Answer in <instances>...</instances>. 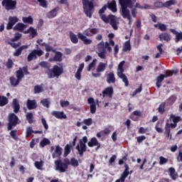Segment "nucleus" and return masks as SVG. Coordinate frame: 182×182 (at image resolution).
Instances as JSON below:
<instances>
[{"label":"nucleus","instance_id":"9b49d317","mask_svg":"<svg viewBox=\"0 0 182 182\" xmlns=\"http://www.w3.org/2000/svg\"><path fill=\"white\" fill-rule=\"evenodd\" d=\"M18 22H19V18H18V16H10L9 17V22L6 25V30L7 31H11V29H12V28H14V26L16 25V23H18Z\"/></svg>","mask_w":182,"mask_h":182},{"label":"nucleus","instance_id":"b1692460","mask_svg":"<svg viewBox=\"0 0 182 182\" xmlns=\"http://www.w3.org/2000/svg\"><path fill=\"white\" fill-rule=\"evenodd\" d=\"M84 68H85V63H82L80 65V66L75 75V77H76V79L77 80H82V72L83 71Z\"/></svg>","mask_w":182,"mask_h":182},{"label":"nucleus","instance_id":"393cba45","mask_svg":"<svg viewBox=\"0 0 182 182\" xmlns=\"http://www.w3.org/2000/svg\"><path fill=\"white\" fill-rule=\"evenodd\" d=\"M159 38L161 42H163V41L170 42V41H171V36L167 33H161L159 34Z\"/></svg>","mask_w":182,"mask_h":182},{"label":"nucleus","instance_id":"f257e3e1","mask_svg":"<svg viewBox=\"0 0 182 182\" xmlns=\"http://www.w3.org/2000/svg\"><path fill=\"white\" fill-rule=\"evenodd\" d=\"M107 9H109V11H112V12H117V4H116V1L114 0H112L111 2L108 1L107 4H105L102 8L99 10L98 14L105 23H110L113 29H114V31H117L118 27L116 16L112 14H109L108 16L104 14L105 11H106Z\"/></svg>","mask_w":182,"mask_h":182},{"label":"nucleus","instance_id":"603ef678","mask_svg":"<svg viewBox=\"0 0 182 182\" xmlns=\"http://www.w3.org/2000/svg\"><path fill=\"white\" fill-rule=\"evenodd\" d=\"M43 92V87L41 85H37L34 86V93H42Z\"/></svg>","mask_w":182,"mask_h":182},{"label":"nucleus","instance_id":"6e6552de","mask_svg":"<svg viewBox=\"0 0 182 182\" xmlns=\"http://www.w3.org/2000/svg\"><path fill=\"white\" fill-rule=\"evenodd\" d=\"M86 143H87V136H83L82 139L80 140V144H78L76 146V150H77L80 157H83V154L87 149Z\"/></svg>","mask_w":182,"mask_h":182},{"label":"nucleus","instance_id":"338daca9","mask_svg":"<svg viewBox=\"0 0 182 182\" xmlns=\"http://www.w3.org/2000/svg\"><path fill=\"white\" fill-rule=\"evenodd\" d=\"M154 5L155 8H164V3L161 1H155Z\"/></svg>","mask_w":182,"mask_h":182},{"label":"nucleus","instance_id":"a878e982","mask_svg":"<svg viewBox=\"0 0 182 182\" xmlns=\"http://www.w3.org/2000/svg\"><path fill=\"white\" fill-rule=\"evenodd\" d=\"M55 55L53 58L50 59V62H62V57L63 54L60 51H55Z\"/></svg>","mask_w":182,"mask_h":182},{"label":"nucleus","instance_id":"6ab92c4d","mask_svg":"<svg viewBox=\"0 0 182 182\" xmlns=\"http://www.w3.org/2000/svg\"><path fill=\"white\" fill-rule=\"evenodd\" d=\"M86 36H85V34H83L82 33H77L78 39L82 41L83 42L84 45H91L92 42H93V41L91 39L87 38V37H86Z\"/></svg>","mask_w":182,"mask_h":182},{"label":"nucleus","instance_id":"4be33fe9","mask_svg":"<svg viewBox=\"0 0 182 182\" xmlns=\"http://www.w3.org/2000/svg\"><path fill=\"white\" fill-rule=\"evenodd\" d=\"M111 130L109 127H105L103 130L100 131V132H97L96 136L98 139H100L102 137H106V136H108L111 133Z\"/></svg>","mask_w":182,"mask_h":182},{"label":"nucleus","instance_id":"de8ad7c7","mask_svg":"<svg viewBox=\"0 0 182 182\" xmlns=\"http://www.w3.org/2000/svg\"><path fill=\"white\" fill-rule=\"evenodd\" d=\"M49 144H50V140L48 138H43L40 142L41 147H45V146H48Z\"/></svg>","mask_w":182,"mask_h":182},{"label":"nucleus","instance_id":"09e8293b","mask_svg":"<svg viewBox=\"0 0 182 182\" xmlns=\"http://www.w3.org/2000/svg\"><path fill=\"white\" fill-rule=\"evenodd\" d=\"M98 52H106V46H105V42L102 41L97 45Z\"/></svg>","mask_w":182,"mask_h":182},{"label":"nucleus","instance_id":"4468645a","mask_svg":"<svg viewBox=\"0 0 182 182\" xmlns=\"http://www.w3.org/2000/svg\"><path fill=\"white\" fill-rule=\"evenodd\" d=\"M113 95H114V90H113L112 86L107 87L102 90V97H109V99H112Z\"/></svg>","mask_w":182,"mask_h":182},{"label":"nucleus","instance_id":"72a5a7b5","mask_svg":"<svg viewBox=\"0 0 182 182\" xmlns=\"http://www.w3.org/2000/svg\"><path fill=\"white\" fill-rule=\"evenodd\" d=\"M9 103V100L8 97L4 96V95H0V107H4V106H6Z\"/></svg>","mask_w":182,"mask_h":182},{"label":"nucleus","instance_id":"49530a36","mask_svg":"<svg viewBox=\"0 0 182 182\" xmlns=\"http://www.w3.org/2000/svg\"><path fill=\"white\" fill-rule=\"evenodd\" d=\"M41 105L44 107H47V109H49L50 106V101H49V99L46 98V99H43L41 101Z\"/></svg>","mask_w":182,"mask_h":182},{"label":"nucleus","instance_id":"f8f14e48","mask_svg":"<svg viewBox=\"0 0 182 182\" xmlns=\"http://www.w3.org/2000/svg\"><path fill=\"white\" fill-rule=\"evenodd\" d=\"M55 164L56 170H59L60 173H65L68 168V164L62 162L60 160L55 161Z\"/></svg>","mask_w":182,"mask_h":182},{"label":"nucleus","instance_id":"5fc2aeb1","mask_svg":"<svg viewBox=\"0 0 182 182\" xmlns=\"http://www.w3.org/2000/svg\"><path fill=\"white\" fill-rule=\"evenodd\" d=\"M37 2L39 3V6L41 8H44L45 9L48 8V1L46 0H37Z\"/></svg>","mask_w":182,"mask_h":182},{"label":"nucleus","instance_id":"864d4df0","mask_svg":"<svg viewBox=\"0 0 182 182\" xmlns=\"http://www.w3.org/2000/svg\"><path fill=\"white\" fill-rule=\"evenodd\" d=\"M164 8H170L173 5H176V0H169L164 3Z\"/></svg>","mask_w":182,"mask_h":182},{"label":"nucleus","instance_id":"1a4fd4ad","mask_svg":"<svg viewBox=\"0 0 182 182\" xmlns=\"http://www.w3.org/2000/svg\"><path fill=\"white\" fill-rule=\"evenodd\" d=\"M16 0H3L1 5L6 11H14L16 9Z\"/></svg>","mask_w":182,"mask_h":182},{"label":"nucleus","instance_id":"680f3d73","mask_svg":"<svg viewBox=\"0 0 182 182\" xmlns=\"http://www.w3.org/2000/svg\"><path fill=\"white\" fill-rule=\"evenodd\" d=\"M16 133H18V130L14 129L11 130L10 132V136L14 139V140H18V136L16 135Z\"/></svg>","mask_w":182,"mask_h":182},{"label":"nucleus","instance_id":"20e7f679","mask_svg":"<svg viewBox=\"0 0 182 182\" xmlns=\"http://www.w3.org/2000/svg\"><path fill=\"white\" fill-rule=\"evenodd\" d=\"M84 14L87 18H92L95 12V4L93 1L89 0H82Z\"/></svg>","mask_w":182,"mask_h":182},{"label":"nucleus","instance_id":"79ce46f5","mask_svg":"<svg viewBox=\"0 0 182 182\" xmlns=\"http://www.w3.org/2000/svg\"><path fill=\"white\" fill-rule=\"evenodd\" d=\"M43 164H45V162L43 161H36L34 163V166L36 168H37L38 170H43Z\"/></svg>","mask_w":182,"mask_h":182},{"label":"nucleus","instance_id":"58836bf2","mask_svg":"<svg viewBox=\"0 0 182 182\" xmlns=\"http://www.w3.org/2000/svg\"><path fill=\"white\" fill-rule=\"evenodd\" d=\"M40 46H45L46 48V51L47 52H53L55 53L56 50L53 49V47H52L50 45L46 43H43V44L40 43Z\"/></svg>","mask_w":182,"mask_h":182},{"label":"nucleus","instance_id":"2f4dec72","mask_svg":"<svg viewBox=\"0 0 182 182\" xmlns=\"http://www.w3.org/2000/svg\"><path fill=\"white\" fill-rule=\"evenodd\" d=\"M169 176L172 178V180H177V177H178V174L176 172V169L173 167L168 168Z\"/></svg>","mask_w":182,"mask_h":182},{"label":"nucleus","instance_id":"ea45409f","mask_svg":"<svg viewBox=\"0 0 182 182\" xmlns=\"http://www.w3.org/2000/svg\"><path fill=\"white\" fill-rule=\"evenodd\" d=\"M26 120L28 121V123H29V124H32V123H33L34 117L32 112H28L26 114Z\"/></svg>","mask_w":182,"mask_h":182},{"label":"nucleus","instance_id":"2eb2a0df","mask_svg":"<svg viewBox=\"0 0 182 182\" xmlns=\"http://www.w3.org/2000/svg\"><path fill=\"white\" fill-rule=\"evenodd\" d=\"M97 33H99V28H87L85 31H83V35L85 36H88L89 38H91L94 35H96Z\"/></svg>","mask_w":182,"mask_h":182},{"label":"nucleus","instance_id":"f03ea898","mask_svg":"<svg viewBox=\"0 0 182 182\" xmlns=\"http://www.w3.org/2000/svg\"><path fill=\"white\" fill-rule=\"evenodd\" d=\"M121 6L119 12L124 19H128L129 25H132V15L128 8L132 9L137 0H118Z\"/></svg>","mask_w":182,"mask_h":182},{"label":"nucleus","instance_id":"7ed1b4c3","mask_svg":"<svg viewBox=\"0 0 182 182\" xmlns=\"http://www.w3.org/2000/svg\"><path fill=\"white\" fill-rule=\"evenodd\" d=\"M25 75H31V73L28 70V66H23V68H20L18 70L16 71V77H10V84L13 87H16L21 82H22V79L25 77Z\"/></svg>","mask_w":182,"mask_h":182},{"label":"nucleus","instance_id":"bf43d9fd","mask_svg":"<svg viewBox=\"0 0 182 182\" xmlns=\"http://www.w3.org/2000/svg\"><path fill=\"white\" fill-rule=\"evenodd\" d=\"M82 123L85 124V126H92L93 119L92 118L85 119Z\"/></svg>","mask_w":182,"mask_h":182},{"label":"nucleus","instance_id":"3c124183","mask_svg":"<svg viewBox=\"0 0 182 182\" xmlns=\"http://www.w3.org/2000/svg\"><path fill=\"white\" fill-rule=\"evenodd\" d=\"M36 59H38V57L35 55V53H33V51L30 53L27 57L28 62H32V60Z\"/></svg>","mask_w":182,"mask_h":182},{"label":"nucleus","instance_id":"9d476101","mask_svg":"<svg viewBox=\"0 0 182 182\" xmlns=\"http://www.w3.org/2000/svg\"><path fill=\"white\" fill-rule=\"evenodd\" d=\"M106 68H107V64L100 63L96 68L97 73H92V75L93 77H100L102 76V73L106 70Z\"/></svg>","mask_w":182,"mask_h":182},{"label":"nucleus","instance_id":"cd10ccee","mask_svg":"<svg viewBox=\"0 0 182 182\" xmlns=\"http://www.w3.org/2000/svg\"><path fill=\"white\" fill-rule=\"evenodd\" d=\"M170 32H171V33H173V35H176V38H175V42L176 43H178V42H180V41L182 40V33H178L177 31H176L175 29L171 28L170 29Z\"/></svg>","mask_w":182,"mask_h":182},{"label":"nucleus","instance_id":"a18cd8bd","mask_svg":"<svg viewBox=\"0 0 182 182\" xmlns=\"http://www.w3.org/2000/svg\"><path fill=\"white\" fill-rule=\"evenodd\" d=\"M96 62H97V60L94 59V60H92V62L90 63L88 65V66H87V72H90V70H92V69H95V68H96Z\"/></svg>","mask_w":182,"mask_h":182},{"label":"nucleus","instance_id":"0e129e2a","mask_svg":"<svg viewBox=\"0 0 182 182\" xmlns=\"http://www.w3.org/2000/svg\"><path fill=\"white\" fill-rule=\"evenodd\" d=\"M168 162V159L167 158H165L164 156L159 157V164L161 166H163V164H166Z\"/></svg>","mask_w":182,"mask_h":182},{"label":"nucleus","instance_id":"aec40b11","mask_svg":"<svg viewBox=\"0 0 182 182\" xmlns=\"http://www.w3.org/2000/svg\"><path fill=\"white\" fill-rule=\"evenodd\" d=\"M87 102L88 105H90V113H92V114H95V113H96V102H95V99L93 97L88 98Z\"/></svg>","mask_w":182,"mask_h":182},{"label":"nucleus","instance_id":"8fccbe9b","mask_svg":"<svg viewBox=\"0 0 182 182\" xmlns=\"http://www.w3.org/2000/svg\"><path fill=\"white\" fill-rule=\"evenodd\" d=\"M129 174H130V171H124L121 175V177L119 178L121 179V182H124L126 178L129 177Z\"/></svg>","mask_w":182,"mask_h":182},{"label":"nucleus","instance_id":"e433bc0d","mask_svg":"<svg viewBox=\"0 0 182 182\" xmlns=\"http://www.w3.org/2000/svg\"><path fill=\"white\" fill-rule=\"evenodd\" d=\"M155 28H159L161 32H166L167 31V26L164 23H159V24H154Z\"/></svg>","mask_w":182,"mask_h":182},{"label":"nucleus","instance_id":"a19ab883","mask_svg":"<svg viewBox=\"0 0 182 182\" xmlns=\"http://www.w3.org/2000/svg\"><path fill=\"white\" fill-rule=\"evenodd\" d=\"M22 21L24 23H30V25H33V18L29 16L28 17H23Z\"/></svg>","mask_w":182,"mask_h":182},{"label":"nucleus","instance_id":"37998d69","mask_svg":"<svg viewBox=\"0 0 182 182\" xmlns=\"http://www.w3.org/2000/svg\"><path fill=\"white\" fill-rule=\"evenodd\" d=\"M71 150H72V146L70 144H67L64 149V157H68V156L70 154Z\"/></svg>","mask_w":182,"mask_h":182},{"label":"nucleus","instance_id":"dca6fc26","mask_svg":"<svg viewBox=\"0 0 182 182\" xmlns=\"http://www.w3.org/2000/svg\"><path fill=\"white\" fill-rule=\"evenodd\" d=\"M52 116L58 119L59 120H63V119H68V116L65 114L63 111H53L51 112Z\"/></svg>","mask_w":182,"mask_h":182},{"label":"nucleus","instance_id":"423d86ee","mask_svg":"<svg viewBox=\"0 0 182 182\" xmlns=\"http://www.w3.org/2000/svg\"><path fill=\"white\" fill-rule=\"evenodd\" d=\"M61 75H63V67L55 65L48 73V79H53V77H59Z\"/></svg>","mask_w":182,"mask_h":182},{"label":"nucleus","instance_id":"774afa93","mask_svg":"<svg viewBox=\"0 0 182 182\" xmlns=\"http://www.w3.org/2000/svg\"><path fill=\"white\" fill-rule=\"evenodd\" d=\"M70 105L69 101L60 100V106L61 107H68Z\"/></svg>","mask_w":182,"mask_h":182},{"label":"nucleus","instance_id":"7c9ffc66","mask_svg":"<svg viewBox=\"0 0 182 182\" xmlns=\"http://www.w3.org/2000/svg\"><path fill=\"white\" fill-rule=\"evenodd\" d=\"M23 33H30L31 38L38 36V31L36 28H33V27H30L27 31H25Z\"/></svg>","mask_w":182,"mask_h":182},{"label":"nucleus","instance_id":"473e14b6","mask_svg":"<svg viewBox=\"0 0 182 182\" xmlns=\"http://www.w3.org/2000/svg\"><path fill=\"white\" fill-rule=\"evenodd\" d=\"M24 49H28L27 45L21 46L20 48L16 49L13 54L14 56H21V55L22 54V51L24 50Z\"/></svg>","mask_w":182,"mask_h":182},{"label":"nucleus","instance_id":"4d7b16f0","mask_svg":"<svg viewBox=\"0 0 182 182\" xmlns=\"http://www.w3.org/2000/svg\"><path fill=\"white\" fill-rule=\"evenodd\" d=\"M170 120L173 121V122L175 123V124H177L178 123V122H180V120H181V117H176L175 115H171L170 117Z\"/></svg>","mask_w":182,"mask_h":182},{"label":"nucleus","instance_id":"6e6d98bb","mask_svg":"<svg viewBox=\"0 0 182 182\" xmlns=\"http://www.w3.org/2000/svg\"><path fill=\"white\" fill-rule=\"evenodd\" d=\"M70 166L73 167H78L79 166V161L75 158H71L70 159Z\"/></svg>","mask_w":182,"mask_h":182},{"label":"nucleus","instance_id":"4c0bfd02","mask_svg":"<svg viewBox=\"0 0 182 182\" xmlns=\"http://www.w3.org/2000/svg\"><path fill=\"white\" fill-rule=\"evenodd\" d=\"M163 80H164V78L163 77V75H161V74L157 76L156 86V87H158V89L161 87V83L163 82Z\"/></svg>","mask_w":182,"mask_h":182},{"label":"nucleus","instance_id":"c03bdc74","mask_svg":"<svg viewBox=\"0 0 182 182\" xmlns=\"http://www.w3.org/2000/svg\"><path fill=\"white\" fill-rule=\"evenodd\" d=\"M123 50L124 52H127V50H132V45L130 44V40L124 43Z\"/></svg>","mask_w":182,"mask_h":182},{"label":"nucleus","instance_id":"052dcab7","mask_svg":"<svg viewBox=\"0 0 182 182\" xmlns=\"http://www.w3.org/2000/svg\"><path fill=\"white\" fill-rule=\"evenodd\" d=\"M22 38V34L17 33L15 34L14 38H11V42H16V41H19Z\"/></svg>","mask_w":182,"mask_h":182},{"label":"nucleus","instance_id":"5701e85b","mask_svg":"<svg viewBox=\"0 0 182 182\" xmlns=\"http://www.w3.org/2000/svg\"><path fill=\"white\" fill-rule=\"evenodd\" d=\"M26 105L28 110H33L38 107V103L36 100H28Z\"/></svg>","mask_w":182,"mask_h":182},{"label":"nucleus","instance_id":"f704fd0d","mask_svg":"<svg viewBox=\"0 0 182 182\" xmlns=\"http://www.w3.org/2000/svg\"><path fill=\"white\" fill-rule=\"evenodd\" d=\"M70 39L72 43L76 44L79 42V39L77 38V36L73 31H70Z\"/></svg>","mask_w":182,"mask_h":182},{"label":"nucleus","instance_id":"ddd939ff","mask_svg":"<svg viewBox=\"0 0 182 182\" xmlns=\"http://www.w3.org/2000/svg\"><path fill=\"white\" fill-rule=\"evenodd\" d=\"M105 77L106 79L107 83L110 85L111 83H116V76L114 75V72H106L105 74Z\"/></svg>","mask_w":182,"mask_h":182},{"label":"nucleus","instance_id":"f3484780","mask_svg":"<svg viewBox=\"0 0 182 182\" xmlns=\"http://www.w3.org/2000/svg\"><path fill=\"white\" fill-rule=\"evenodd\" d=\"M88 147H95L97 146V148L95 150H99L101 147L100 143H99V141H97V139L96 137L91 138L90 141L87 143Z\"/></svg>","mask_w":182,"mask_h":182},{"label":"nucleus","instance_id":"bb28decb","mask_svg":"<svg viewBox=\"0 0 182 182\" xmlns=\"http://www.w3.org/2000/svg\"><path fill=\"white\" fill-rule=\"evenodd\" d=\"M12 107L14 109V113H19V110H21V105H19V101L18 99L13 100Z\"/></svg>","mask_w":182,"mask_h":182},{"label":"nucleus","instance_id":"e2e57ef3","mask_svg":"<svg viewBox=\"0 0 182 182\" xmlns=\"http://www.w3.org/2000/svg\"><path fill=\"white\" fill-rule=\"evenodd\" d=\"M33 53H34V55H35V56H38V57H41V56H42V55H43V50H38V49H35V50H33Z\"/></svg>","mask_w":182,"mask_h":182},{"label":"nucleus","instance_id":"69168bd1","mask_svg":"<svg viewBox=\"0 0 182 182\" xmlns=\"http://www.w3.org/2000/svg\"><path fill=\"white\" fill-rule=\"evenodd\" d=\"M32 133H33V129H32V127H28L26 132V137H31Z\"/></svg>","mask_w":182,"mask_h":182},{"label":"nucleus","instance_id":"c85d7f7f","mask_svg":"<svg viewBox=\"0 0 182 182\" xmlns=\"http://www.w3.org/2000/svg\"><path fill=\"white\" fill-rule=\"evenodd\" d=\"M164 134L166 136V138L168 139V140H171V139H173V134H171L170 127H168V122L166 123Z\"/></svg>","mask_w":182,"mask_h":182},{"label":"nucleus","instance_id":"412c9836","mask_svg":"<svg viewBox=\"0 0 182 182\" xmlns=\"http://www.w3.org/2000/svg\"><path fill=\"white\" fill-rule=\"evenodd\" d=\"M59 11H60V8L59 6H56L47 14V17L49 19L56 18V16H58V12H59Z\"/></svg>","mask_w":182,"mask_h":182},{"label":"nucleus","instance_id":"13d9d810","mask_svg":"<svg viewBox=\"0 0 182 182\" xmlns=\"http://www.w3.org/2000/svg\"><path fill=\"white\" fill-rule=\"evenodd\" d=\"M6 66L7 69H12V68H14V60H12L11 58H9L6 63Z\"/></svg>","mask_w":182,"mask_h":182},{"label":"nucleus","instance_id":"a211bd4d","mask_svg":"<svg viewBox=\"0 0 182 182\" xmlns=\"http://www.w3.org/2000/svg\"><path fill=\"white\" fill-rule=\"evenodd\" d=\"M62 153H63V149L59 145L55 146V149L52 154L53 159H59L62 156Z\"/></svg>","mask_w":182,"mask_h":182},{"label":"nucleus","instance_id":"39448f33","mask_svg":"<svg viewBox=\"0 0 182 182\" xmlns=\"http://www.w3.org/2000/svg\"><path fill=\"white\" fill-rule=\"evenodd\" d=\"M125 63L126 61L124 60H122L119 63L118 65L117 75L119 79H122V82H124L125 86L127 87V86H129V79L127 78V76H126V74L124 73V68H123Z\"/></svg>","mask_w":182,"mask_h":182},{"label":"nucleus","instance_id":"0eeeda50","mask_svg":"<svg viewBox=\"0 0 182 182\" xmlns=\"http://www.w3.org/2000/svg\"><path fill=\"white\" fill-rule=\"evenodd\" d=\"M21 122H19V118L14 113H10L9 114V123L7 124V130L9 132L14 129V127H16L17 124H19Z\"/></svg>","mask_w":182,"mask_h":182},{"label":"nucleus","instance_id":"c9c22d12","mask_svg":"<svg viewBox=\"0 0 182 182\" xmlns=\"http://www.w3.org/2000/svg\"><path fill=\"white\" fill-rule=\"evenodd\" d=\"M158 112L160 114H164V112H166V102H162L159 105Z\"/></svg>","mask_w":182,"mask_h":182},{"label":"nucleus","instance_id":"c756f323","mask_svg":"<svg viewBox=\"0 0 182 182\" xmlns=\"http://www.w3.org/2000/svg\"><path fill=\"white\" fill-rule=\"evenodd\" d=\"M27 26L23 23H18L14 27V31H18V32H23V30L26 29Z\"/></svg>","mask_w":182,"mask_h":182}]
</instances>
